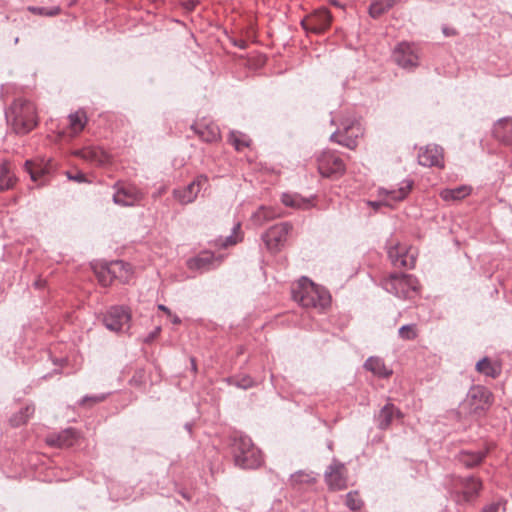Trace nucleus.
I'll return each mask as SVG.
<instances>
[{"mask_svg": "<svg viewBox=\"0 0 512 512\" xmlns=\"http://www.w3.org/2000/svg\"><path fill=\"white\" fill-rule=\"evenodd\" d=\"M222 260V255L215 256L210 251H202L197 256L190 258L187 261V266L190 270L203 273L217 268Z\"/></svg>", "mask_w": 512, "mask_h": 512, "instance_id": "13", "label": "nucleus"}, {"mask_svg": "<svg viewBox=\"0 0 512 512\" xmlns=\"http://www.w3.org/2000/svg\"><path fill=\"white\" fill-rule=\"evenodd\" d=\"M172 322L174 324H179L181 322L180 318L177 315H174L172 318Z\"/></svg>", "mask_w": 512, "mask_h": 512, "instance_id": "51", "label": "nucleus"}, {"mask_svg": "<svg viewBox=\"0 0 512 512\" xmlns=\"http://www.w3.org/2000/svg\"><path fill=\"white\" fill-rule=\"evenodd\" d=\"M195 5H196L195 1L191 0L186 3V8L189 10H192V9H194Z\"/></svg>", "mask_w": 512, "mask_h": 512, "instance_id": "50", "label": "nucleus"}, {"mask_svg": "<svg viewBox=\"0 0 512 512\" xmlns=\"http://www.w3.org/2000/svg\"><path fill=\"white\" fill-rule=\"evenodd\" d=\"M367 204L371 207H373L374 209H377L380 207L381 205V202H376V201H368Z\"/></svg>", "mask_w": 512, "mask_h": 512, "instance_id": "49", "label": "nucleus"}, {"mask_svg": "<svg viewBox=\"0 0 512 512\" xmlns=\"http://www.w3.org/2000/svg\"><path fill=\"white\" fill-rule=\"evenodd\" d=\"M317 162L319 173L323 177H339L345 171L343 160L331 152H323Z\"/></svg>", "mask_w": 512, "mask_h": 512, "instance_id": "9", "label": "nucleus"}, {"mask_svg": "<svg viewBox=\"0 0 512 512\" xmlns=\"http://www.w3.org/2000/svg\"><path fill=\"white\" fill-rule=\"evenodd\" d=\"M331 3L334 5V6H337V7H340V3L336 0H332Z\"/></svg>", "mask_w": 512, "mask_h": 512, "instance_id": "53", "label": "nucleus"}, {"mask_svg": "<svg viewBox=\"0 0 512 512\" xmlns=\"http://www.w3.org/2000/svg\"><path fill=\"white\" fill-rule=\"evenodd\" d=\"M84 160L96 165H104L109 162V155L99 147H85L76 153Z\"/></svg>", "mask_w": 512, "mask_h": 512, "instance_id": "23", "label": "nucleus"}, {"mask_svg": "<svg viewBox=\"0 0 512 512\" xmlns=\"http://www.w3.org/2000/svg\"><path fill=\"white\" fill-rule=\"evenodd\" d=\"M131 315L123 306H113L103 316L104 326L112 332H121L129 328Z\"/></svg>", "mask_w": 512, "mask_h": 512, "instance_id": "8", "label": "nucleus"}, {"mask_svg": "<svg viewBox=\"0 0 512 512\" xmlns=\"http://www.w3.org/2000/svg\"><path fill=\"white\" fill-rule=\"evenodd\" d=\"M68 175V178L71 179V180H74L78 183H82V182H85L86 181V177L83 173L81 172H78L77 174L75 175H71L69 172L67 173Z\"/></svg>", "mask_w": 512, "mask_h": 512, "instance_id": "46", "label": "nucleus"}, {"mask_svg": "<svg viewBox=\"0 0 512 512\" xmlns=\"http://www.w3.org/2000/svg\"><path fill=\"white\" fill-rule=\"evenodd\" d=\"M229 384L241 389H249L255 385L254 380L249 375L235 376L228 379Z\"/></svg>", "mask_w": 512, "mask_h": 512, "instance_id": "39", "label": "nucleus"}, {"mask_svg": "<svg viewBox=\"0 0 512 512\" xmlns=\"http://www.w3.org/2000/svg\"><path fill=\"white\" fill-rule=\"evenodd\" d=\"M459 485L462 488L461 493H456V500L471 502L476 499L482 489V482L474 476L459 478Z\"/></svg>", "mask_w": 512, "mask_h": 512, "instance_id": "16", "label": "nucleus"}, {"mask_svg": "<svg viewBox=\"0 0 512 512\" xmlns=\"http://www.w3.org/2000/svg\"><path fill=\"white\" fill-rule=\"evenodd\" d=\"M113 202L120 206H135L143 199V193L131 184H116Z\"/></svg>", "mask_w": 512, "mask_h": 512, "instance_id": "10", "label": "nucleus"}, {"mask_svg": "<svg viewBox=\"0 0 512 512\" xmlns=\"http://www.w3.org/2000/svg\"><path fill=\"white\" fill-rule=\"evenodd\" d=\"M15 177L10 173V168L7 163L0 166V190H8L13 187Z\"/></svg>", "mask_w": 512, "mask_h": 512, "instance_id": "34", "label": "nucleus"}, {"mask_svg": "<svg viewBox=\"0 0 512 512\" xmlns=\"http://www.w3.org/2000/svg\"><path fill=\"white\" fill-rule=\"evenodd\" d=\"M398 335L400 338H402L404 340L415 339L417 337L415 325L414 324L403 325L402 327L399 328Z\"/></svg>", "mask_w": 512, "mask_h": 512, "instance_id": "42", "label": "nucleus"}, {"mask_svg": "<svg viewBox=\"0 0 512 512\" xmlns=\"http://www.w3.org/2000/svg\"><path fill=\"white\" fill-rule=\"evenodd\" d=\"M385 289L397 297H407L409 291L417 289V279L413 275L394 273L385 282Z\"/></svg>", "mask_w": 512, "mask_h": 512, "instance_id": "7", "label": "nucleus"}, {"mask_svg": "<svg viewBox=\"0 0 512 512\" xmlns=\"http://www.w3.org/2000/svg\"><path fill=\"white\" fill-rule=\"evenodd\" d=\"M232 453L236 466L242 469H257L263 463L261 451L245 435L234 438Z\"/></svg>", "mask_w": 512, "mask_h": 512, "instance_id": "3", "label": "nucleus"}, {"mask_svg": "<svg viewBox=\"0 0 512 512\" xmlns=\"http://www.w3.org/2000/svg\"><path fill=\"white\" fill-rule=\"evenodd\" d=\"M402 418V412L392 403L384 405L375 416L378 429L386 430L390 427L394 418Z\"/></svg>", "mask_w": 512, "mask_h": 512, "instance_id": "19", "label": "nucleus"}, {"mask_svg": "<svg viewBox=\"0 0 512 512\" xmlns=\"http://www.w3.org/2000/svg\"><path fill=\"white\" fill-rule=\"evenodd\" d=\"M128 264L123 261H114L110 264L101 267L97 272L98 280L102 286L107 287L112 283L113 278L118 277V272L126 270Z\"/></svg>", "mask_w": 512, "mask_h": 512, "instance_id": "21", "label": "nucleus"}, {"mask_svg": "<svg viewBox=\"0 0 512 512\" xmlns=\"http://www.w3.org/2000/svg\"><path fill=\"white\" fill-rule=\"evenodd\" d=\"M345 503L346 506L352 511L359 510L363 505V502L356 491L349 492L346 494Z\"/></svg>", "mask_w": 512, "mask_h": 512, "instance_id": "40", "label": "nucleus"}, {"mask_svg": "<svg viewBox=\"0 0 512 512\" xmlns=\"http://www.w3.org/2000/svg\"><path fill=\"white\" fill-rule=\"evenodd\" d=\"M25 169L29 173L31 180L34 182L40 180L47 173L46 168L40 167L32 161H26Z\"/></svg>", "mask_w": 512, "mask_h": 512, "instance_id": "38", "label": "nucleus"}, {"mask_svg": "<svg viewBox=\"0 0 512 512\" xmlns=\"http://www.w3.org/2000/svg\"><path fill=\"white\" fill-rule=\"evenodd\" d=\"M68 120L70 130L73 134H78L79 132H81L87 123V117L85 112L83 111L71 113L68 116Z\"/></svg>", "mask_w": 512, "mask_h": 512, "instance_id": "31", "label": "nucleus"}, {"mask_svg": "<svg viewBox=\"0 0 512 512\" xmlns=\"http://www.w3.org/2000/svg\"><path fill=\"white\" fill-rule=\"evenodd\" d=\"M393 60L399 67L412 71L419 66V50L414 44L399 43L393 51Z\"/></svg>", "mask_w": 512, "mask_h": 512, "instance_id": "5", "label": "nucleus"}, {"mask_svg": "<svg viewBox=\"0 0 512 512\" xmlns=\"http://www.w3.org/2000/svg\"><path fill=\"white\" fill-rule=\"evenodd\" d=\"M185 428H186L189 432H191V424H186V425H185Z\"/></svg>", "mask_w": 512, "mask_h": 512, "instance_id": "54", "label": "nucleus"}, {"mask_svg": "<svg viewBox=\"0 0 512 512\" xmlns=\"http://www.w3.org/2000/svg\"><path fill=\"white\" fill-rule=\"evenodd\" d=\"M294 301L305 308L325 309L330 305L331 296L327 290L315 285L307 277H302L292 289Z\"/></svg>", "mask_w": 512, "mask_h": 512, "instance_id": "1", "label": "nucleus"}, {"mask_svg": "<svg viewBox=\"0 0 512 512\" xmlns=\"http://www.w3.org/2000/svg\"><path fill=\"white\" fill-rule=\"evenodd\" d=\"M476 370L491 378H496L500 374L499 366L492 363L488 357H484L476 363Z\"/></svg>", "mask_w": 512, "mask_h": 512, "instance_id": "30", "label": "nucleus"}, {"mask_svg": "<svg viewBox=\"0 0 512 512\" xmlns=\"http://www.w3.org/2000/svg\"><path fill=\"white\" fill-rule=\"evenodd\" d=\"M364 368L383 378L389 377L392 374V370L388 369L384 361L379 357H369L364 363Z\"/></svg>", "mask_w": 512, "mask_h": 512, "instance_id": "25", "label": "nucleus"}, {"mask_svg": "<svg viewBox=\"0 0 512 512\" xmlns=\"http://www.w3.org/2000/svg\"><path fill=\"white\" fill-rule=\"evenodd\" d=\"M290 480L293 483L309 482L310 475L304 473L303 471H297L296 473L291 475Z\"/></svg>", "mask_w": 512, "mask_h": 512, "instance_id": "43", "label": "nucleus"}, {"mask_svg": "<svg viewBox=\"0 0 512 512\" xmlns=\"http://www.w3.org/2000/svg\"><path fill=\"white\" fill-rule=\"evenodd\" d=\"M281 200L285 206L292 208L307 209L310 207V201L298 194L283 193Z\"/></svg>", "mask_w": 512, "mask_h": 512, "instance_id": "29", "label": "nucleus"}, {"mask_svg": "<svg viewBox=\"0 0 512 512\" xmlns=\"http://www.w3.org/2000/svg\"><path fill=\"white\" fill-rule=\"evenodd\" d=\"M105 398H106V396L104 394L95 395V396H85L82 399L81 404L84 405L87 402L98 403V402L103 401Z\"/></svg>", "mask_w": 512, "mask_h": 512, "instance_id": "45", "label": "nucleus"}, {"mask_svg": "<svg viewBox=\"0 0 512 512\" xmlns=\"http://www.w3.org/2000/svg\"><path fill=\"white\" fill-rule=\"evenodd\" d=\"M487 455V450L462 451L459 454V461L467 468L479 465Z\"/></svg>", "mask_w": 512, "mask_h": 512, "instance_id": "26", "label": "nucleus"}, {"mask_svg": "<svg viewBox=\"0 0 512 512\" xmlns=\"http://www.w3.org/2000/svg\"><path fill=\"white\" fill-rule=\"evenodd\" d=\"M208 177L206 175L197 176L191 183L183 188L173 191L175 199L182 205L192 203L198 196L201 189L207 185Z\"/></svg>", "mask_w": 512, "mask_h": 512, "instance_id": "12", "label": "nucleus"}, {"mask_svg": "<svg viewBox=\"0 0 512 512\" xmlns=\"http://www.w3.org/2000/svg\"><path fill=\"white\" fill-rule=\"evenodd\" d=\"M397 0H375L369 7V14L372 18H378L388 11Z\"/></svg>", "mask_w": 512, "mask_h": 512, "instance_id": "33", "label": "nucleus"}, {"mask_svg": "<svg viewBox=\"0 0 512 512\" xmlns=\"http://www.w3.org/2000/svg\"><path fill=\"white\" fill-rule=\"evenodd\" d=\"M79 433L74 428H67L59 433H53L47 436L46 443L51 447L69 448L77 443Z\"/></svg>", "mask_w": 512, "mask_h": 512, "instance_id": "17", "label": "nucleus"}, {"mask_svg": "<svg viewBox=\"0 0 512 512\" xmlns=\"http://www.w3.org/2000/svg\"><path fill=\"white\" fill-rule=\"evenodd\" d=\"M494 138L512 151V118L498 120L493 127Z\"/></svg>", "mask_w": 512, "mask_h": 512, "instance_id": "18", "label": "nucleus"}, {"mask_svg": "<svg viewBox=\"0 0 512 512\" xmlns=\"http://www.w3.org/2000/svg\"><path fill=\"white\" fill-rule=\"evenodd\" d=\"M192 129L203 141L208 143L215 142L220 138V130L218 126L213 123L205 124L198 122L192 125Z\"/></svg>", "mask_w": 512, "mask_h": 512, "instance_id": "24", "label": "nucleus"}, {"mask_svg": "<svg viewBox=\"0 0 512 512\" xmlns=\"http://www.w3.org/2000/svg\"><path fill=\"white\" fill-rule=\"evenodd\" d=\"M158 309L161 310V311H164L165 313H167L169 316L171 315V311L169 310L168 307H166L165 305L163 304H159L158 305Z\"/></svg>", "mask_w": 512, "mask_h": 512, "instance_id": "48", "label": "nucleus"}, {"mask_svg": "<svg viewBox=\"0 0 512 512\" xmlns=\"http://www.w3.org/2000/svg\"><path fill=\"white\" fill-rule=\"evenodd\" d=\"M482 512H505V507L501 502L492 503L484 507Z\"/></svg>", "mask_w": 512, "mask_h": 512, "instance_id": "44", "label": "nucleus"}, {"mask_svg": "<svg viewBox=\"0 0 512 512\" xmlns=\"http://www.w3.org/2000/svg\"><path fill=\"white\" fill-rule=\"evenodd\" d=\"M34 14L42 15V16H56L60 13V8L58 6L45 8V7H35L31 6L28 8Z\"/></svg>", "mask_w": 512, "mask_h": 512, "instance_id": "41", "label": "nucleus"}, {"mask_svg": "<svg viewBox=\"0 0 512 512\" xmlns=\"http://www.w3.org/2000/svg\"><path fill=\"white\" fill-rule=\"evenodd\" d=\"M388 256L395 267L412 269L415 266L416 259L414 255L398 246L390 247Z\"/></svg>", "mask_w": 512, "mask_h": 512, "instance_id": "20", "label": "nucleus"}, {"mask_svg": "<svg viewBox=\"0 0 512 512\" xmlns=\"http://www.w3.org/2000/svg\"><path fill=\"white\" fill-rule=\"evenodd\" d=\"M18 41H19V38H18V37H16V38H15V40H14V43H15V44H17V43H18Z\"/></svg>", "mask_w": 512, "mask_h": 512, "instance_id": "55", "label": "nucleus"}, {"mask_svg": "<svg viewBox=\"0 0 512 512\" xmlns=\"http://www.w3.org/2000/svg\"><path fill=\"white\" fill-rule=\"evenodd\" d=\"M291 229L292 225L289 222L278 223L270 227L262 235V240L264 241L267 249L271 252L279 251L286 243Z\"/></svg>", "mask_w": 512, "mask_h": 512, "instance_id": "6", "label": "nucleus"}, {"mask_svg": "<svg viewBox=\"0 0 512 512\" xmlns=\"http://www.w3.org/2000/svg\"><path fill=\"white\" fill-rule=\"evenodd\" d=\"M418 163L425 167H444V154L442 147L431 144L420 149Z\"/></svg>", "mask_w": 512, "mask_h": 512, "instance_id": "14", "label": "nucleus"}, {"mask_svg": "<svg viewBox=\"0 0 512 512\" xmlns=\"http://www.w3.org/2000/svg\"><path fill=\"white\" fill-rule=\"evenodd\" d=\"M413 186V181L404 180L397 190H381L385 193L387 200L402 201L407 197Z\"/></svg>", "mask_w": 512, "mask_h": 512, "instance_id": "27", "label": "nucleus"}, {"mask_svg": "<svg viewBox=\"0 0 512 512\" xmlns=\"http://www.w3.org/2000/svg\"><path fill=\"white\" fill-rule=\"evenodd\" d=\"M191 365H192V370L196 371V369H197L196 368V363H195V360L193 358L191 359Z\"/></svg>", "mask_w": 512, "mask_h": 512, "instance_id": "52", "label": "nucleus"}, {"mask_svg": "<svg viewBox=\"0 0 512 512\" xmlns=\"http://www.w3.org/2000/svg\"><path fill=\"white\" fill-rule=\"evenodd\" d=\"M160 327H156L152 332H150L148 334V336L144 339V342L145 343H150L152 342L157 336L158 334L160 333Z\"/></svg>", "mask_w": 512, "mask_h": 512, "instance_id": "47", "label": "nucleus"}, {"mask_svg": "<svg viewBox=\"0 0 512 512\" xmlns=\"http://www.w3.org/2000/svg\"><path fill=\"white\" fill-rule=\"evenodd\" d=\"M331 21L332 16L328 9L320 8L302 20L301 25L306 31L320 34L330 27Z\"/></svg>", "mask_w": 512, "mask_h": 512, "instance_id": "11", "label": "nucleus"}, {"mask_svg": "<svg viewBox=\"0 0 512 512\" xmlns=\"http://www.w3.org/2000/svg\"><path fill=\"white\" fill-rule=\"evenodd\" d=\"M277 216V214L275 213V211L271 208H267V207H264V206H261L252 216L253 218V221L257 224V225H262L264 224L266 221L268 220H271L273 218H275Z\"/></svg>", "mask_w": 512, "mask_h": 512, "instance_id": "36", "label": "nucleus"}, {"mask_svg": "<svg viewBox=\"0 0 512 512\" xmlns=\"http://www.w3.org/2000/svg\"><path fill=\"white\" fill-rule=\"evenodd\" d=\"M240 230V223H237L234 225L232 229V233L225 238L220 237L215 241V244L219 247L226 248L228 246L235 245L238 243L241 238L237 235L238 231Z\"/></svg>", "mask_w": 512, "mask_h": 512, "instance_id": "37", "label": "nucleus"}, {"mask_svg": "<svg viewBox=\"0 0 512 512\" xmlns=\"http://www.w3.org/2000/svg\"><path fill=\"white\" fill-rule=\"evenodd\" d=\"M35 411L34 405H26L19 412L15 413L10 418V424L13 427H19L25 424Z\"/></svg>", "mask_w": 512, "mask_h": 512, "instance_id": "32", "label": "nucleus"}, {"mask_svg": "<svg viewBox=\"0 0 512 512\" xmlns=\"http://www.w3.org/2000/svg\"><path fill=\"white\" fill-rule=\"evenodd\" d=\"M471 190V187L462 185L456 188L444 189L440 192V196L444 201H457L470 195Z\"/></svg>", "mask_w": 512, "mask_h": 512, "instance_id": "28", "label": "nucleus"}, {"mask_svg": "<svg viewBox=\"0 0 512 512\" xmlns=\"http://www.w3.org/2000/svg\"><path fill=\"white\" fill-rule=\"evenodd\" d=\"M6 117L11 118L12 127L17 134H26L37 125L35 105L25 99H16Z\"/></svg>", "mask_w": 512, "mask_h": 512, "instance_id": "2", "label": "nucleus"}, {"mask_svg": "<svg viewBox=\"0 0 512 512\" xmlns=\"http://www.w3.org/2000/svg\"><path fill=\"white\" fill-rule=\"evenodd\" d=\"M230 143L234 146L237 151H241L250 145V138L239 131H231L229 136Z\"/></svg>", "mask_w": 512, "mask_h": 512, "instance_id": "35", "label": "nucleus"}, {"mask_svg": "<svg viewBox=\"0 0 512 512\" xmlns=\"http://www.w3.org/2000/svg\"><path fill=\"white\" fill-rule=\"evenodd\" d=\"M354 125H344L343 131L337 130L331 136L330 140L347 147L351 150L357 147L358 134L353 133Z\"/></svg>", "mask_w": 512, "mask_h": 512, "instance_id": "22", "label": "nucleus"}, {"mask_svg": "<svg viewBox=\"0 0 512 512\" xmlns=\"http://www.w3.org/2000/svg\"><path fill=\"white\" fill-rule=\"evenodd\" d=\"M345 466L336 459L325 471V481L331 490H342L347 487V479L344 476Z\"/></svg>", "mask_w": 512, "mask_h": 512, "instance_id": "15", "label": "nucleus"}, {"mask_svg": "<svg viewBox=\"0 0 512 512\" xmlns=\"http://www.w3.org/2000/svg\"><path fill=\"white\" fill-rule=\"evenodd\" d=\"M492 394L484 386H473L467 393L462 406L470 414H480L491 405Z\"/></svg>", "mask_w": 512, "mask_h": 512, "instance_id": "4", "label": "nucleus"}]
</instances>
